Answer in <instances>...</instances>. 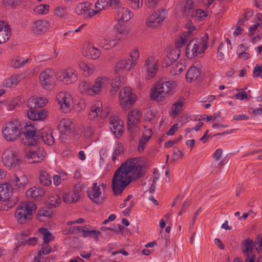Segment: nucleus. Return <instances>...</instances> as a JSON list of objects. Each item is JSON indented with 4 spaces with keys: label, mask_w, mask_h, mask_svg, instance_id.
<instances>
[{
    "label": "nucleus",
    "mask_w": 262,
    "mask_h": 262,
    "mask_svg": "<svg viewBox=\"0 0 262 262\" xmlns=\"http://www.w3.org/2000/svg\"><path fill=\"white\" fill-rule=\"evenodd\" d=\"M144 172L137 158H133L123 164L115 172L112 188L116 195L120 194L125 187L135 179L141 177Z\"/></svg>",
    "instance_id": "obj_1"
},
{
    "label": "nucleus",
    "mask_w": 262,
    "mask_h": 262,
    "mask_svg": "<svg viewBox=\"0 0 262 262\" xmlns=\"http://www.w3.org/2000/svg\"><path fill=\"white\" fill-rule=\"evenodd\" d=\"M33 127L18 120H13L6 123L3 129L4 138L8 141H13L17 139L19 135H23L24 143L33 144L34 143Z\"/></svg>",
    "instance_id": "obj_2"
},
{
    "label": "nucleus",
    "mask_w": 262,
    "mask_h": 262,
    "mask_svg": "<svg viewBox=\"0 0 262 262\" xmlns=\"http://www.w3.org/2000/svg\"><path fill=\"white\" fill-rule=\"evenodd\" d=\"M208 37L204 36L202 38H194L190 40L186 48V55L191 58L204 52L208 47Z\"/></svg>",
    "instance_id": "obj_3"
},
{
    "label": "nucleus",
    "mask_w": 262,
    "mask_h": 262,
    "mask_svg": "<svg viewBox=\"0 0 262 262\" xmlns=\"http://www.w3.org/2000/svg\"><path fill=\"white\" fill-rule=\"evenodd\" d=\"M36 208V205L32 202L19 205L15 212V218L18 223L24 224L29 221L32 218V212Z\"/></svg>",
    "instance_id": "obj_4"
},
{
    "label": "nucleus",
    "mask_w": 262,
    "mask_h": 262,
    "mask_svg": "<svg viewBox=\"0 0 262 262\" xmlns=\"http://www.w3.org/2000/svg\"><path fill=\"white\" fill-rule=\"evenodd\" d=\"M173 88V81L158 82L151 90L150 96L152 99L157 101H162L165 96L171 94Z\"/></svg>",
    "instance_id": "obj_5"
},
{
    "label": "nucleus",
    "mask_w": 262,
    "mask_h": 262,
    "mask_svg": "<svg viewBox=\"0 0 262 262\" xmlns=\"http://www.w3.org/2000/svg\"><path fill=\"white\" fill-rule=\"evenodd\" d=\"M2 161L5 166L12 170L19 169L21 164L17 151L14 148L5 150L2 155Z\"/></svg>",
    "instance_id": "obj_6"
},
{
    "label": "nucleus",
    "mask_w": 262,
    "mask_h": 262,
    "mask_svg": "<svg viewBox=\"0 0 262 262\" xmlns=\"http://www.w3.org/2000/svg\"><path fill=\"white\" fill-rule=\"evenodd\" d=\"M120 103L124 110H128L136 101V96L129 87L123 89L119 94Z\"/></svg>",
    "instance_id": "obj_7"
},
{
    "label": "nucleus",
    "mask_w": 262,
    "mask_h": 262,
    "mask_svg": "<svg viewBox=\"0 0 262 262\" xmlns=\"http://www.w3.org/2000/svg\"><path fill=\"white\" fill-rule=\"evenodd\" d=\"M104 184L98 185L97 183H94L91 188L88 191L89 198L96 204L102 203L104 201Z\"/></svg>",
    "instance_id": "obj_8"
},
{
    "label": "nucleus",
    "mask_w": 262,
    "mask_h": 262,
    "mask_svg": "<svg viewBox=\"0 0 262 262\" xmlns=\"http://www.w3.org/2000/svg\"><path fill=\"white\" fill-rule=\"evenodd\" d=\"M58 104L60 106V110L68 113L73 107V101L71 95L68 92H61L56 96Z\"/></svg>",
    "instance_id": "obj_9"
},
{
    "label": "nucleus",
    "mask_w": 262,
    "mask_h": 262,
    "mask_svg": "<svg viewBox=\"0 0 262 262\" xmlns=\"http://www.w3.org/2000/svg\"><path fill=\"white\" fill-rule=\"evenodd\" d=\"M54 75L56 76V72L50 69H46L40 74V83L44 89L50 90L54 86L55 80L53 78Z\"/></svg>",
    "instance_id": "obj_10"
},
{
    "label": "nucleus",
    "mask_w": 262,
    "mask_h": 262,
    "mask_svg": "<svg viewBox=\"0 0 262 262\" xmlns=\"http://www.w3.org/2000/svg\"><path fill=\"white\" fill-rule=\"evenodd\" d=\"M141 117V112L138 109L132 111L127 115L128 129L130 136H133V138H134L133 134L138 130L137 124L140 122Z\"/></svg>",
    "instance_id": "obj_11"
},
{
    "label": "nucleus",
    "mask_w": 262,
    "mask_h": 262,
    "mask_svg": "<svg viewBox=\"0 0 262 262\" xmlns=\"http://www.w3.org/2000/svg\"><path fill=\"white\" fill-rule=\"evenodd\" d=\"M166 16V12L164 9L157 10L148 17L146 25L150 28H156L161 25Z\"/></svg>",
    "instance_id": "obj_12"
},
{
    "label": "nucleus",
    "mask_w": 262,
    "mask_h": 262,
    "mask_svg": "<svg viewBox=\"0 0 262 262\" xmlns=\"http://www.w3.org/2000/svg\"><path fill=\"white\" fill-rule=\"evenodd\" d=\"M33 136H34V143L33 144H28V145H33L36 144L39 140L42 141L48 145H52L55 143V139L53 137L52 133H47L43 129H39L35 131L33 128Z\"/></svg>",
    "instance_id": "obj_13"
},
{
    "label": "nucleus",
    "mask_w": 262,
    "mask_h": 262,
    "mask_svg": "<svg viewBox=\"0 0 262 262\" xmlns=\"http://www.w3.org/2000/svg\"><path fill=\"white\" fill-rule=\"evenodd\" d=\"M143 69L146 73L147 78L150 79L156 75L158 71V62L154 56H150L146 59Z\"/></svg>",
    "instance_id": "obj_14"
},
{
    "label": "nucleus",
    "mask_w": 262,
    "mask_h": 262,
    "mask_svg": "<svg viewBox=\"0 0 262 262\" xmlns=\"http://www.w3.org/2000/svg\"><path fill=\"white\" fill-rule=\"evenodd\" d=\"M56 77L57 80L66 84L72 83L77 79L76 71L70 69L56 72Z\"/></svg>",
    "instance_id": "obj_15"
},
{
    "label": "nucleus",
    "mask_w": 262,
    "mask_h": 262,
    "mask_svg": "<svg viewBox=\"0 0 262 262\" xmlns=\"http://www.w3.org/2000/svg\"><path fill=\"white\" fill-rule=\"evenodd\" d=\"M28 182L27 177L24 174H14L11 177L8 185L11 186L12 190H21L25 189Z\"/></svg>",
    "instance_id": "obj_16"
},
{
    "label": "nucleus",
    "mask_w": 262,
    "mask_h": 262,
    "mask_svg": "<svg viewBox=\"0 0 262 262\" xmlns=\"http://www.w3.org/2000/svg\"><path fill=\"white\" fill-rule=\"evenodd\" d=\"M44 154L43 149L34 146L26 151V157L30 163H38L43 159Z\"/></svg>",
    "instance_id": "obj_17"
},
{
    "label": "nucleus",
    "mask_w": 262,
    "mask_h": 262,
    "mask_svg": "<svg viewBox=\"0 0 262 262\" xmlns=\"http://www.w3.org/2000/svg\"><path fill=\"white\" fill-rule=\"evenodd\" d=\"M119 38H110L107 36H104L98 41L99 46L104 50H108L115 47L118 43Z\"/></svg>",
    "instance_id": "obj_18"
},
{
    "label": "nucleus",
    "mask_w": 262,
    "mask_h": 262,
    "mask_svg": "<svg viewBox=\"0 0 262 262\" xmlns=\"http://www.w3.org/2000/svg\"><path fill=\"white\" fill-rule=\"evenodd\" d=\"M48 102L45 97H31L27 101V106L29 110H36L44 106Z\"/></svg>",
    "instance_id": "obj_19"
},
{
    "label": "nucleus",
    "mask_w": 262,
    "mask_h": 262,
    "mask_svg": "<svg viewBox=\"0 0 262 262\" xmlns=\"http://www.w3.org/2000/svg\"><path fill=\"white\" fill-rule=\"evenodd\" d=\"M49 23L45 20H37L34 21L32 27V31L36 34L45 33L49 27Z\"/></svg>",
    "instance_id": "obj_20"
},
{
    "label": "nucleus",
    "mask_w": 262,
    "mask_h": 262,
    "mask_svg": "<svg viewBox=\"0 0 262 262\" xmlns=\"http://www.w3.org/2000/svg\"><path fill=\"white\" fill-rule=\"evenodd\" d=\"M10 36V28L7 22L0 21V43L5 42Z\"/></svg>",
    "instance_id": "obj_21"
},
{
    "label": "nucleus",
    "mask_w": 262,
    "mask_h": 262,
    "mask_svg": "<svg viewBox=\"0 0 262 262\" xmlns=\"http://www.w3.org/2000/svg\"><path fill=\"white\" fill-rule=\"evenodd\" d=\"M110 128L117 137L120 136L123 133V121L116 118H112L110 122Z\"/></svg>",
    "instance_id": "obj_22"
},
{
    "label": "nucleus",
    "mask_w": 262,
    "mask_h": 262,
    "mask_svg": "<svg viewBox=\"0 0 262 262\" xmlns=\"http://www.w3.org/2000/svg\"><path fill=\"white\" fill-rule=\"evenodd\" d=\"M197 8L194 6V4L192 0H187L185 4L183 9V15L187 18L192 17L196 15L197 13H195Z\"/></svg>",
    "instance_id": "obj_23"
},
{
    "label": "nucleus",
    "mask_w": 262,
    "mask_h": 262,
    "mask_svg": "<svg viewBox=\"0 0 262 262\" xmlns=\"http://www.w3.org/2000/svg\"><path fill=\"white\" fill-rule=\"evenodd\" d=\"M108 79L106 77H99L95 80V83L92 86V95L98 94L107 85Z\"/></svg>",
    "instance_id": "obj_24"
},
{
    "label": "nucleus",
    "mask_w": 262,
    "mask_h": 262,
    "mask_svg": "<svg viewBox=\"0 0 262 262\" xmlns=\"http://www.w3.org/2000/svg\"><path fill=\"white\" fill-rule=\"evenodd\" d=\"M132 14L129 9L121 8L117 11V18L120 24L128 21L132 17Z\"/></svg>",
    "instance_id": "obj_25"
},
{
    "label": "nucleus",
    "mask_w": 262,
    "mask_h": 262,
    "mask_svg": "<svg viewBox=\"0 0 262 262\" xmlns=\"http://www.w3.org/2000/svg\"><path fill=\"white\" fill-rule=\"evenodd\" d=\"M73 129L74 125L70 120L67 119L61 120L59 126V130L61 134H68L71 133Z\"/></svg>",
    "instance_id": "obj_26"
},
{
    "label": "nucleus",
    "mask_w": 262,
    "mask_h": 262,
    "mask_svg": "<svg viewBox=\"0 0 262 262\" xmlns=\"http://www.w3.org/2000/svg\"><path fill=\"white\" fill-rule=\"evenodd\" d=\"M12 192V188L7 183L0 184V201H7Z\"/></svg>",
    "instance_id": "obj_27"
},
{
    "label": "nucleus",
    "mask_w": 262,
    "mask_h": 262,
    "mask_svg": "<svg viewBox=\"0 0 262 262\" xmlns=\"http://www.w3.org/2000/svg\"><path fill=\"white\" fill-rule=\"evenodd\" d=\"M129 59H123L117 63L115 66V71L117 74H120L123 70L129 71L135 65H132Z\"/></svg>",
    "instance_id": "obj_28"
},
{
    "label": "nucleus",
    "mask_w": 262,
    "mask_h": 262,
    "mask_svg": "<svg viewBox=\"0 0 262 262\" xmlns=\"http://www.w3.org/2000/svg\"><path fill=\"white\" fill-rule=\"evenodd\" d=\"M201 71L198 67H191L187 73L186 78L188 81L192 82L196 79L200 75Z\"/></svg>",
    "instance_id": "obj_29"
},
{
    "label": "nucleus",
    "mask_w": 262,
    "mask_h": 262,
    "mask_svg": "<svg viewBox=\"0 0 262 262\" xmlns=\"http://www.w3.org/2000/svg\"><path fill=\"white\" fill-rule=\"evenodd\" d=\"M100 234V231L86 228L82 229V234L81 236L84 238L91 237L94 238L95 241H98Z\"/></svg>",
    "instance_id": "obj_30"
},
{
    "label": "nucleus",
    "mask_w": 262,
    "mask_h": 262,
    "mask_svg": "<svg viewBox=\"0 0 262 262\" xmlns=\"http://www.w3.org/2000/svg\"><path fill=\"white\" fill-rule=\"evenodd\" d=\"M45 193V190L40 187H33L27 191V195L35 199H38Z\"/></svg>",
    "instance_id": "obj_31"
},
{
    "label": "nucleus",
    "mask_w": 262,
    "mask_h": 262,
    "mask_svg": "<svg viewBox=\"0 0 262 262\" xmlns=\"http://www.w3.org/2000/svg\"><path fill=\"white\" fill-rule=\"evenodd\" d=\"M100 55V51L91 44L88 45L85 50V56L93 59H97Z\"/></svg>",
    "instance_id": "obj_32"
},
{
    "label": "nucleus",
    "mask_w": 262,
    "mask_h": 262,
    "mask_svg": "<svg viewBox=\"0 0 262 262\" xmlns=\"http://www.w3.org/2000/svg\"><path fill=\"white\" fill-rule=\"evenodd\" d=\"M28 118L33 120H41L46 117V113L43 111L37 112L35 110L28 111L27 113Z\"/></svg>",
    "instance_id": "obj_33"
},
{
    "label": "nucleus",
    "mask_w": 262,
    "mask_h": 262,
    "mask_svg": "<svg viewBox=\"0 0 262 262\" xmlns=\"http://www.w3.org/2000/svg\"><path fill=\"white\" fill-rule=\"evenodd\" d=\"M102 104L100 102H97L92 106L91 111L89 113V117L90 119H94L96 117L99 115H101L102 113Z\"/></svg>",
    "instance_id": "obj_34"
},
{
    "label": "nucleus",
    "mask_w": 262,
    "mask_h": 262,
    "mask_svg": "<svg viewBox=\"0 0 262 262\" xmlns=\"http://www.w3.org/2000/svg\"><path fill=\"white\" fill-rule=\"evenodd\" d=\"M80 198L78 189H75L74 193H64L63 195V200L66 203H72L77 202Z\"/></svg>",
    "instance_id": "obj_35"
},
{
    "label": "nucleus",
    "mask_w": 262,
    "mask_h": 262,
    "mask_svg": "<svg viewBox=\"0 0 262 262\" xmlns=\"http://www.w3.org/2000/svg\"><path fill=\"white\" fill-rule=\"evenodd\" d=\"M187 29L189 30L188 31L185 33L183 35L181 36L178 40V47L184 46L185 44L190 39L189 35L191 34V32L193 30L194 27L192 26L191 24H188L187 25Z\"/></svg>",
    "instance_id": "obj_36"
},
{
    "label": "nucleus",
    "mask_w": 262,
    "mask_h": 262,
    "mask_svg": "<svg viewBox=\"0 0 262 262\" xmlns=\"http://www.w3.org/2000/svg\"><path fill=\"white\" fill-rule=\"evenodd\" d=\"M253 242L250 239L247 238L244 243V245L242 249V252L244 255H248L254 254L253 253Z\"/></svg>",
    "instance_id": "obj_37"
},
{
    "label": "nucleus",
    "mask_w": 262,
    "mask_h": 262,
    "mask_svg": "<svg viewBox=\"0 0 262 262\" xmlns=\"http://www.w3.org/2000/svg\"><path fill=\"white\" fill-rule=\"evenodd\" d=\"M22 76L19 75H16L7 79L4 82V86L6 88H13L16 86L18 82L21 79Z\"/></svg>",
    "instance_id": "obj_38"
},
{
    "label": "nucleus",
    "mask_w": 262,
    "mask_h": 262,
    "mask_svg": "<svg viewBox=\"0 0 262 262\" xmlns=\"http://www.w3.org/2000/svg\"><path fill=\"white\" fill-rule=\"evenodd\" d=\"M92 4L89 2H83L79 4L76 8L75 11L78 15H83L86 13L89 8H91Z\"/></svg>",
    "instance_id": "obj_39"
},
{
    "label": "nucleus",
    "mask_w": 262,
    "mask_h": 262,
    "mask_svg": "<svg viewBox=\"0 0 262 262\" xmlns=\"http://www.w3.org/2000/svg\"><path fill=\"white\" fill-rule=\"evenodd\" d=\"M185 99L183 97L180 98L177 101L172 105L171 110L174 115H178L182 110L183 106L184 104Z\"/></svg>",
    "instance_id": "obj_40"
},
{
    "label": "nucleus",
    "mask_w": 262,
    "mask_h": 262,
    "mask_svg": "<svg viewBox=\"0 0 262 262\" xmlns=\"http://www.w3.org/2000/svg\"><path fill=\"white\" fill-rule=\"evenodd\" d=\"M228 53V46L224 43H221L217 49V58L222 60L224 58L225 55Z\"/></svg>",
    "instance_id": "obj_41"
},
{
    "label": "nucleus",
    "mask_w": 262,
    "mask_h": 262,
    "mask_svg": "<svg viewBox=\"0 0 262 262\" xmlns=\"http://www.w3.org/2000/svg\"><path fill=\"white\" fill-rule=\"evenodd\" d=\"M79 90L81 93L92 95V85L88 81L83 80L79 84Z\"/></svg>",
    "instance_id": "obj_42"
},
{
    "label": "nucleus",
    "mask_w": 262,
    "mask_h": 262,
    "mask_svg": "<svg viewBox=\"0 0 262 262\" xmlns=\"http://www.w3.org/2000/svg\"><path fill=\"white\" fill-rule=\"evenodd\" d=\"M185 68L184 64L177 62L172 65L170 73L172 75H178L181 73Z\"/></svg>",
    "instance_id": "obj_43"
},
{
    "label": "nucleus",
    "mask_w": 262,
    "mask_h": 262,
    "mask_svg": "<svg viewBox=\"0 0 262 262\" xmlns=\"http://www.w3.org/2000/svg\"><path fill=\"white\" fill-rule=\"evenodd\" d=\"M40 182L45 186H49L51 183V177L46 171H41L39 176Z\"/></svg>",
    "instance_id": "obj_44"
},
{
    "label": "nucleus",
    "mask_w": 262,
    "mask_h": 262,
    "mask_svg": "<svg viewBox=\"0 0 262 262\" xmlns=\"http://www.w3.org/2000/svg\"><path fill=\"white\" fill-rule=\"evenodd\" d=\"M52 250L51 248L49 246L48 244H44L42 245L41 249L39 251L38 257H35L34 262H39L37 260L38 258H40L45 255L49 254Z\"/></svg>",
    "instance_id": "obj_45"
},
{
    "label": "nucleus",
    "mask_w": 262,
    "mask_h": 262,
    "mask_svg": "<svg viewBox=\"0 0 262 262\" xmlns=\"http://www.w3.org/2000/svg\"><path fill=\"white\" fill-rule=\"evenodd\" d=\"M29 60V59L25 60L23 58L16 57L12 60L11 66L14 68H19L24 66L26 63L28 62Z\"/></svg>",
    "instance_id": "obj_46"
},
{
    "label": "nucleus",
    "mask_w": 262,
    "mask_h": 262,
    "mask_svg": "<svg viewBox=\"0 0 262 262\" xmlns=\"http://www.w3.org/2000/svg\"><path fill=\"white\" fill-rule=\"evenodd\" d=\"M39 231L40 233L43 236V241L45 244H48L52 240V235L51 233L47 229L41 228L39 229Z\"/></svg>",
    "instance_id": "obj_47"
},
{
    "label": "nucleus",
    "mask_w": 262,
    "mask_h": 262,
    "mask_svg": "<svg viewBox=\"0 0 262 262\" xmlns=\"http://www.w3.org/2000/svg\"><path fill=\"white\" fill-rule=\"evenodd\" d=\"M80 68L84 72L85 74L90 75L92 74L94 71L95 67L92 64H88L84 62H81L79 64Z\"/></svg>",
    "instance_id": "obj_48"
},
{
    "label": "nucleus",
    "mask_w": 262,
    "mask_h": 262,
    "mask_svg": "<svg viewBox=\"0 0 262 262\" xmlns=\"http://www.w3.org/2000/svg\"><path fill=\"white\" fill-rule=\"evenodd\" d=\"M179 45L178 42L177 43V48L172 50L168 56V59H171L172 61L176 60L180 56L181 54V51L179 49L180 48L182 47L183 46H181V47H178Z\"/></svg>",
    "instance_id": "obj_49"
},
{
    "label": "nucleus",
    "mask_w": 262,
    "mask_h": 262,
    "mask_svg": "<svg viewBox=\"0 0 262 262\" xmlns=\"http://www.w3.org/2000/svg\"><path fill=\"white\" fill-rule=\"evenodd\" d=\"M49 6L46 4H41L34 9V11L40 14H45L49 11Z\"/></svg>",
    "instance_id": "obj_50"
},
{
    "label": "nucleus",
    "mask_w": 262,
    "mask_h": 262,
    "mask_svg": "<svg viewBox=\"0 0 262 262\" xmlns=\"http://www.w3.org/2000/svg\"><path fill=\"white\" fill-rule=\"evenodd\" d=\"M18 99H16L13 100L5 101V105L7 107V109L9 111H12L15 109V106L19 105Z\"/></svg>",
    "instance_id": "obj_51"
},
{
    "label": "nucleus",
    "mask_w": 262,
    "mask_h": 262,
    "mask_svg": "<svg viewBox=\"0 0 262 262\" xmlns=\"http://www.w3.org/2000/svg\"><path fill=\"white\" fill-rule=\"evenodd\" d=\"M130 58H128L132 65H136L137 61L139 57V52L137 49L134 50L130 54Z\"/></svg>",
    "instance_id": "obj_52"
},
{
    "label": "nucleus",
    "mask_w": 262,
    "mask_h": 262,
    "mask_svg": "<svg viewBox=\"0 0 262 262\" xmlns=\"http://www.w3.org/2000/svg\"><path fill=\"white\" fill-rule=\"evenodd\" d=\"M130 6L134 9L140 8L143 5L142 0H126Z\"/></svg>",
    "instance_id": "obj_53"
},
{
    "label": "nucleus",
    "mask_w": 262,
    "mask_h": 262,
    "mask_svg": "<svg viewBox=\"0 0 262 262\" xmlns=\"http://www.w3.org/2000/svg\"><path fill=\"white\" fill-rule=\"evenodd\" d=\"M53 211L52 209L48 207H43L38 211V215L40 216L50 217L52 215Z\"/></svg>",
    "instance_id": "obj_54"
},
{
    "label": "nucleus",
    "mask_w": 262,
    "mask_h": 262,
    "mask_svg": "<svg viewBox=\"0 0 262 262\" xmlns=\"http://www.w3.org/2000/svg\"><path fill=\"white\" fill-rule=\"evenodd\" d=\"M256 250L259 253L262 250V235H259L255 242Z\"/></svg>",
    "instance_id": "obj_55"
},
{
    "label": "nucleus",
    "mask_w": 262,
    "mask_h": 262,
    "mask_svg": "<svg viewBox=\"0 0 262 262\" xmlns=\"http://www.w3.org/2000/svg\"><path fill=\"white\" fill-rule=\"evenodd\" d=\"M258 21L254 24L250 28V34L252 35L254 34L255 31L259 27H262V18H258Z\"/></svg>",
    "instance_id": "obj_56"
},
{
    "label": "nucleus",
    "mask_w": 262,
    "mask_h": 262,
    "mask_svg": "<svg viewBox=\"0 0 262 262\" xmlns=\"http://www.w3.org/2000/svg\"><path fill=\"white\" fill-rule=\"evenodd\" d=\"M67 13V8L66 7H58L55 10V14L58 17H62Z\"/></svg>",
    "instance_id": "obj_57"
},
{
    "label": "nucleus",
    "mask_w": 262,
    "mask_h": 262,
    "mask_svg": "<svg viewBox=\"0 0 262 262\" xmlns=\"http://www.w3.org/2000/svg\"><path fill=\"white\" fill-rule=\"evenodd\" d=\"M148 139L142 138L139 141L138 150L139 152H142L143 151L145 147V145L148 142Z\"/></svg>",
    "instance_id": "obj_58"
},
{
    "label": "nucleus",
    "mask_w": 262,
    "mask_h": 262,
    "mask_svg": "<svg viewBox=\"0 0 262 262\" xmlns=\"http://www.w3.org/2000/svg\"><path fill=\"white\" fill-rule=\"evenodd\" d=\"M195 13H197V14H196V15L194 16V18L195 19H203L207 15V14L205 12L200 9H197Z\"/></svg>",
    "instance_id": "obj_59"
},
{
    "label": "nucleus",
    "mask_w": 262,
    "mask_h": 262,
    "mask_svg": "<svg viewBox=\"0 0 262 262\" xmlns=\"http://www.w3.org/2000/svg\"><path fill=\"white\" fill-rule=\"evenodd\" d=\"M262 73V65L261 64H257L253 72V76L254 77H259V75Z\"/></svg>",
    "instance_id": "obj_60"
},
{
    "label": "nucleus",
    "mask_w": 262,
    "mask_h": 262,
    "mask_svg": "<svg viewBox=\"0 0 262 262\" xmlns=\"http://www.w3.org/2000/svg\"><path fill=\"white\" fill-rule=\"evenodd\" d=\"M236 99L240 100H243L245 99H247L248 98V95L247 93L245 91L238 92L237 93L235 96Z\"/></svg>",
    "instance_id": "obj_61"
},
{
    "label": "nucleus",
    "mask_w": 262,
    "mask_h": 262,
    "mask_svg": "<svg viewBox=\"0 0 262 262\" xmlns=\"http://www.w3.org/2000/svg\"><path fill=\"white\" fill-rule=\"evenodd\" d=\"M223 153V150L221 149H216L213 154V157L215 161H218L221 159Z\"/></svg>",
    "instance_id": "obj_62"
},
{
    "label": "nucleus",
    "mask_w": 262,
    "mask_h": 262,
    "mask_svg": "<svg viewBox=\"0 0 262 262\" xmlns=\"http://www.w3.org/2000/svg\"><path fill=\"white\" fill-rule=\"evenodd\" d=\"M159 1V0H145V3L148 8H153L157 5Z\"/></svg>",
    "instance_id": "obj_63"
},
{
    "label": "nucleus",
    "mask_w": 262,
    "mask_h": 262,
    "mask_svg": "<svg viewBox=\"0 0 262 262\" xmlns=\"http://www.w3.org/2000/svg\"><path fill=\"white\" fill-rule=\"evenodd\" d=\"M77 111H80L85 108L86 102L85 100L80 99V101L77 103Z\"/></svg>",
    "instance_id": "obj_64"
}]
</instances>
